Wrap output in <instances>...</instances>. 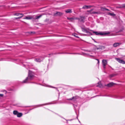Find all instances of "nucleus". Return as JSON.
Segmentation results:
<instances>
[{
  "label": "nucleus",
  "mask_w": 125,
  "mask_h": 125,
  "mask_svg": "<svg viewBox=\"0 0 125 125\" xmlns=\"http://www.w3.org/2000/svg\"><path fill=\"white\" fill-rule=\"evenodd\" d=\"M92 13L94 14H100V13L99 12H95L94 11L93 12H92L91 13Z\"/></svg>",
  "instance_id": "412c9836"
},
{
  "label": "nucleus",
  "mask_w": 125,
  "mask_h": 125,
  "mask_svg": "<svg viewBox=\"0 0 125 125\" xmlns=\"http://www.w3.org/2000/svg\"><path fill=\"white\" fill-rule=\"evenodd\" d=\"M42 15H41L39 16H36L34 18V19H38L39 18H40L41 17H42Z\"/></svg>",
  "instance_id": "6ab92c4d"
},
{
  "label": "nucleus",
  "mask_w": 125,
  "mask_h": 125,
  "mask_svg": "<svg viewBox=\"0 0 125 125\" xmlns=\"http://www.w3.org/2000/svg\"><path fill=\"white\" fill-rule=\"evenodd\" d=\"M114 76V75L113 74H112L110 75V77H113Z\"/></svg>",
  "instance_id": "cd10ccee"
},
{
  "label": "nucleus",
  "mask_w": 125,
  "mask_h": 125,
  "mask_svg": "<svg viewBox=\"0 0 125 125\" xmlns=\"http://www.w3.org/2000/svg\"><path fill=\"white\" fill-rule=\"evenodd\" d=\"M115 59L119 63H122L123 64H125V62L123 60H121L119 58H116Z\"/></svg>",
  "instance_id": "39448f33"
},
{
  "label": "nucleus",
  "mask_w": 125,
  "mask_h": 125,
  "mask_svg": "<svg viewBox=\"0 0 125 125\" xmlns=\"http://www.w3.org/2000/svg\"><path fill=\"white\" fill-rule=\"evenodd\" d=\"M35 61L37 62H40L42 61V60L40 59H35Z\"/></svg>",
  "instance_id": "aec40b11"
},
{
  "label": "nucleus",
  "mask_w": 125,
  "mask_h": 125,
  "mask_svg": "<svg viewBox=\"0 0 125 125\" xmlns=\"http://www.w3.org/2000/svg\"><path fill=\"white\" fill-rule=\"evenodd\" d=\"M93 32L96 35H106L110 34V33L109 32H102L98 33L97 32L93 31Z\"/></svg>",
  "instance_id": "f257e3e1"
},
{
  "label": "nucleus",
  "mask_w": 125,
  "mask_h": 125,
  "mask_svg": "<svg viewBox=\"0 0 125 125\" xmlns=\"http://www.w3.org/2000/svg\"><path fill=\"white\" fill-rule=\"evenodd\" d=\"M86 29H84V28H82V31L84 32H85Z\"/></svg>",
  "instance_id": "bb28decb"
},
{
  "label": "nucleus",
  "mask_w": 125,
  "mask_h": 125,
  "mask_svg": "<svg viewBox=\"0 0 125 125\" xmlns=\"http://www.w3.org/2000/svg\"><path fill=\"white\" fill-rule=\"evenodd\" d=\"M65 12L67 13H71L72 12L71 9H68L67 10L65 11Z\"/></svg>",
  "instance_id": "2eb2a0df"
},
{
  "label": "nucleus",
  "mask_w": 125,
  "mask_h": 125,
  "mask_svg": "<svg viewBox=\"0 0 125 125\" xmlns=\"http://www.w3.org/2000/svg\"><path fill=\"white\" fill-rule=\"evenodd\" d=\"M92 7V6H88L84 5V6L82 8L84 9H86L90 8Z\"/></svg>",
  "instance_id": "9b49d317"
},
{
  "label": "nucleus",
  "mask_w": 125,
  "mask_h": 125,
  "mask_svg": "<svg viewBox=\"0 0 125 125\" xmlns=\"http://www.w3.org/2000/svg\"><path fill=\"white\" fill-rule=\"evenodd\" d=\"M102 63L104 68H105V66L107 64L106 60H103L102 61Z\"/></svg>",
  "instance_id": "20e7f679"
},
{
  "label": "nucleus",
  "mask_w": 125,
  "mask_h": 125,
  "mask_svg": "<svg viewBox=\"0 0 125 125\" xmlns=\"http://www.w3.org/2000/svg\"><path fill=\"white\" fill-rule=\"evenodd\" d=\"M96 60L97 61H98V63L99 64V59H96Z\"/></svg>",
  "instance_id": "c85d7f7f"
},
{
  "label": "nucleus",
  "mask_w": 125,
  "mask_h": 125,
  "mask_svg": "<svg viewBox=\"0 0 125 125\" xmlns=\"http://www.w3.org/2000/svg\"><path fill=\"white\" fill-rule=\"evenodd\" d=\"M79 20H80V21L82 22H84V20L85 19V17L83 16H80V18H79Z\"/></svg>",
  "instance_id": "0eeeda50"
},
{
  "label": "nucleus",
  "mask_w": 125,
  "mask_h": 125,
  "mask_svg": "<svg viewBox=\"0 0 125 125\" xmlns=\"http://www.w3.org/2000/svg\"><path fill=\"white\" fill-rule=\"evenodd\" d=\"M63 14V13L59 12H57L56 13L54 14V15L55 16H61Z\"/></svg>",
  "instance_id": "423d86ee"
},
{
  "label": "nucleus",
  "mask_w": 125,
  "mask_h": 125,
  "mask_svg": "<svg viewBox=\"0 0 125 125\" xmlns=\"http://www.w3.org/2000/svg\"><path fill=\"white\" fill-rule=\"evenodd\" d=\"M99 47L100 49H104L105 48V47L103 46H100Z\"/></svg>",
  "instance_id": "5701e85b"
},
{
  "label": "nucleus",
  "mask_w": 125,
  "mask_h": 125,
  "mask_svg": "<svg viewBox=\"0 0 125 125\" xmlns=\"http://www.w3.org/2000/svg\"><path fill=\"white\" fill-rule=\"evenodd\" d=\"M93 10V9H92L91 10H88V11H87V12H89L90 13L92 14L91 13L93 12H92V11Z\"/></svg>",
  "instance_id": "b1692460"
},
{
  "label": "nucleus",
  "mask_w": 125,
  "mask_h": 125,
  "mask_svg": "<svg viewBox=\"0 0 125 125\" xmlns=\"http://www.w3.org/2000/svg\"><path fill=\"white\" fill-rule=\"evenodd\" d=\"M30 80L29 79V78L27 77L25 79V80H24V83H26L27 82H28Z\"/></svg>",
  "instance_id": "f3484780"
},
{
  "label": "nucleus",
  "mask_w": 125,
  "mask_h": 125,
  "mask_svg": "<svg viewBox=\"0 0 125 125\" xmlns=\"http://www.w3.org/2000/svg\"><path fill=\"white\" fill-rule=\"evenodd\" d=\"M33 17L29 16H27L25 17V18H24V19H28V20H30V19H32L33 18Z\"/></svg>",
  "instance_id": "4468645a"
},
{
  "label": "nucleus",
  "mask_w": 125,
  "mask_h": 125,
  "mask_svg": "<svg viewBox=\"0 0 125 125\" xmlns=\"http://www.w3.org/2000/svg\"><path fill=\"white\" fill-rule=\"evenodd\" d=\"M105 10H109L108 9H106V8Z\"/></svg>",
  "instance_id": "2f4dec72"
},
{
  "label": "nucleus",
  "mask_w": 125,
  "mask_h": 125,
  "mask_svg": "<svg viewBox=\"0 0 125 125\" xmlns=\"http://www.w3.org/2000/svg\"><path fill=\"white\" fill-rule=\"evenodd\" d=\"M107 14L108 15H110L111 16L113 17H114L115 16V14L114 13H107Z\"/></svg>",
  "instance_id": "dca6fc26"
},
{
  "label": "nucleus",
  "mask_w": 125,
  "mask_h": 125,
  "mask_svg": "<svg viewBox=\"0 0 125 125\" xmlns=\"http://www.w3.org/2000/svg\"><path fill=\"white\" fill-rule=\"evenodd\" d=\"M106 8L103 7H101V10L102 11H104L105 10Z\"/></svg>",
  "instance_id": "4be33fe9"
},
{
  "label": "nucleus",
  "mask_w": 125,
  "mask_h": 125,
  "mask_svg": "<svg viewBox=\"0 0 125 125\" xmlns=\"http://www.w3.org/2000/svg\"><path fill=\"white\" fill-rule=\"evenodd\" d=\"M67 19L69 20L70 21H72L73 20L75 19H77V20H79L80 19H79V18H77L74 17V18H67Z\"/></svg>",
  "instance_id": "1a4fd4ad"
},
{
  "label": "nucleus",
  "mask_w": 125,
  "mask_h": 125,
  "mask_svg": "<svg viewBox=\"0 0 125 125\" xmlns=\"http://www.w3.org/2000/svg\"><path fill=\"white\" fill-rule=\"evenodd\" d=\"M96 49H97V50H98V49H100V48H99V47H98V48H96Z\"/></svg>",
  "instance_id": "7c9ffc66"
},
{
  "label": "nucleus",
  "mask_w": 125,
  "mask_h": 125,
  "mask_svg": "<svg viewBox=\"0 0 125 125\" xmlns=\"http://www.w3.org/2000/svg\"><path fill=\"white\" fill-rule=\"evenodd\" d=\"M79 123H80V121H79Z\"/></svg>",
  "instance_id": "473e14b6"
},
{
  "label": "nucleus",
  "mask_w": 125,
  "mask_h": 125,
  "mask_svg": "<svg viewBox=\"0 0 125 125\" xmlns=\"http://www.w3.org/2000/svg\"><path fill=\"white\" fill-rule=\"evenodd\" d=\"M73 35L77 38H79V37L77 36V34H73Z\"/></svg>",
  "instance_id": "a878e982"
},
{
  "label": "nucleus",
  "mask_w": 125,
  "mask_h": 125,
  "mask_svg": "<svg viewBox=\"0 0 125 125\" xmlns=\"http://www.w3.org/2000/svg\"><path fill=\"white\" fill-rule=\"evenodd\" d=\"M3 95V94H0V96H2Z\"/></svg>",
  "instance_id": "c756f323"
},
{
  "label": "nucleus",
  "mask_w": 125,
  "mask_h": 125,
  "mask_svg": "<svg viewBox=\"0 0 125 125\" xmlns=\"http://www.w3.org/2000/svg\"><path fill=\"white\" fill-rule=\"evenodd\" d=\"M85 32L87 34H88L89 35H92V34H91V33L88 30H87V29H86Z\"/></svg>",
  "instance_id": "a211bd4d"
},
{
  "label": "nucleus",
  "mask_w": 125,
  "mask_h": 125,
  "mask_svg": "<svg viewBox=\"0 0 125 125\" xmlns=\"http://www.w3.org/2000/svg\"><path fill=\"white\" fill-rule=\"evenodd\" d=\"M114 84H115V83H113V82H111L107 84L106 85V86H108V87H111V86H113V85Z\"/></svg>",
  "instance_id": "f8f14e48"
},
{
  "label": "nucleus",
  "mask_w": 125,
  "mask_h": 125,
  "mask_svg": "<svg viewBox=\"0 0 125 125\" xmlns=\"http://www.w3.org/2000/svg\"><path fill=\"white\" fill-rule=\"evenodd\" d=\"M34 73L31 71H29V74L28 77L29 79L30 80H32L34 77Z\"/></svg>",
  "instance_id": "f03ea898"
},
{
  "label": "nucleus",
  "mask_w": 125,
  "mask_h": 125,
  "mask_svg": "<svg viewBox=\"0 0 125 125\" xmlns=\"http://www.w3.org/2000/svg\"><path fill=\"white\" fill-rule=\"evenodd\" d=\"M121 44L120 43H115L113 45L114 47H115L119 46Z\"/></svg>",
  "instance_id": "9d476101"
},
{
  "label": "nucleus",
  "mask_w": 125,
  "mask_h": 125,
  "mask_svg": "<svg viewBox=\"0 0 125 125\" xmlns=\"http://www.w3.org/2000/svg\"><path fill=\"white\" fill-rule=\"evenodd\" d=\"M15 15L19 16V17H18L15 18L16 19H20L21 18V17H22L23 15L22 14H21L19 13H16L15 14Z\"/></svg>",
  "instance_id": "6e6552de"
},
{
  "label": "nucleus",
  "mask_w": 125,
  "mask_h": 125,
  "mask_svg": "<svg viewBox=\"0 0 125 125\" xmlns=\"http://www.w3.org/2000/svg\"><path fill=\"white\" fill-rule=\"evenodd\" d=\"M74 99H76V97H73L71 99H69V100H73Z\"/></svg>",
  "instance_id": "393cba45"
},
{
  "label": "nucleus",
  "mask_w": 125,
  "mask_h": 125,
  "mask_svg": "<svg viewBox=\"0 0 125 125\" xmlns=\"http://www.w3.org/2000/svg\"><path fill=\"white\" fill-rule=\"evenodd\" d=\"M13 114L14 115H16L18 117H20L23 114L21 113H19L17 110H14L13 112Z\"/></svg>",
  "instance_id": "7ed1b4c3"
},
{
  "label": "nucleus",
  "mask_w": 125,
  "mask_h": 125,
  "mask_svg": "<svg viewBox=\"0 0 125 125\" xmlns=\"http://www.w3.org/2000/svg\"><path fill=\"white\" fill-rule=\"evenodd\" d=\"M78 117H77V119L78 120Z\"/></svg>",
  "instance_id": "72a5a7b5"
},
{
  "label": "nucleus",
  "mask_w": 125,
  "mask_h": 125,
  "mask_svg": "<svg viewBox=\"0 0 125 125\" xmlns=\"http://www.w3.org/2000/svg\"><path fill=\"white\" fill-rule=\"evenodd\" d=\"M97 86L100 88H102L103 87L102 85L100 82L98 83Z\"/></svg>",
  "instance_id": "ddd939ff"
}]
</instances>
